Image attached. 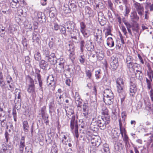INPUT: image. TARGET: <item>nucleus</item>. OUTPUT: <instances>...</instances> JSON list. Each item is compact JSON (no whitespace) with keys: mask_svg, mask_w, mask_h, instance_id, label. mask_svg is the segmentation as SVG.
Wrapping results in <instances>:
<instances>
[{"mask_svg":"<svg viewBox=\"0 0 153 153\" xmlns=\"http://www.w3.org/2000/svg\"><path fill=\"white\" fill-rule=\"evenodd\" d=\"M90 133V132H88L86 134L87 135L89 136L88 139L91 140L93 146L98 147L100 145L101 142L100 138L94 135H90L89 134Z\"/></svg>","mask_w":153,"mask_h":153,"instance_id":"f257e3e1","label":"nucleus"},{"mask_svg":"<svg viewBox=\"0 0 153 153\" xmlns=\"http://www.w3.org/2000/svg\"><path fill=\"white\" fill-rule=\"evenodd\" d=\"M75 115L72 116L70 123V128L72 130H73L75 126V131L74 136L76 138L79 137V134L78 131V126L77 124V121L75 122Z\"/></svg>","mask_w":153,"mask_h":153,"instance_id":"f03ea898","label":"nucleus"},{"mask_svg":"<svg viewBox=\"0 0 153 153\" xmlns=\"http://www.w3.org/2000/svg\"><path fill=\"white\" fill-rule=\"evenodd\" d=\"M104 119L105 118L101 117H98V126L102 130L105 129L107 125L110 122V120H109L108 122L107 123L108 120Z\"/></svg>","mask_w":153,"mask_h":153,"instance_id":"7ed1b4c3","label":"nucleus"},{"mask_svg":"<svg viewBox=\"0 0 153 153\" xmlns=\"http://www.w3.org/2000/svg\"><path fill=\"white\" fill-rule=\"evenodd\" d=\"M110 65L112 70L114 71L116 70L119 65L118 58L116 56L112 57L110 61Z\"/></svg>","mask_w":153,"mask_h":153,"instance_id":"20e7f679","label":"nucleus"},{"mask_svg":"<svg viewBox=\"0 0 153 153\" xmlns=\"http://www.w3.org/2000/svg\"><path fill=\"white\" fill-rule=\"evenodd\" d=\"M102 116L100 117L102 118H105V120H107V123L109 120H110V115L108 114V110L107 108L105 107H103L102 109Z\"/></svg>","mask_w":153,"mask_h":153,"instance_id":"39448f33","label":"nucleus"},{"mask_svg":"<svg viewBox=\"0 0 153 153\" xmlns=\"http://www.w3.org/2000/svg\"><path fill=\"white\" fill-rule=\"evenodd\" d=\"M54 77L53 75H51L47 77V83L50 81V82L48 84L49 87H53L54 89L56 86V82L54 79Z\"/></svg>","mask_w":153,"mask_h":153,"instance_id":"423d86ee","label":"nucleus"},{"mask_svg":"<svg viewBox=\"0 0 153 153\" xmlns=\"http://www.w3.org/2000/svg\"><path fill=\"white\" fill-rule=\"evenodd\" d=\"M104 97L103 98V101L106 105H110L113 104L114 101V95H109V96Z\"/></svg>","mask_w":153,"mask_h":153,"instance_id":"0eeeda50","label":"nucleus"},{"mask_svg":"<svg viewBox=\"0 0 153 153\" xmlns=\"http://www.w3.org/2000/svg\"><path fill=\"white\" fill-rule=\"evenodd\" d=\"M72 11L75 12L77 10V3L74 0H70L69 1L68 5Z\"/></svg>","mask_w":153,"mask_h":153,"instance_id":"6e6552de","label":"nucleus"},{"mask_svg":"<svg viewBox=\"0 0 153 153\" xmlns=\"http://www.w3.org/2000/svg\"><path fill=\"white\" fill-rule=\"evenodd\" d=\"M85 46L88 51L92 52L94 50V46L92 42L90 41H87Z\"/></svg>","mask_w":153,"mask_h":153,"instance_id":"1a4fd4ad","label":"nucleus"},{"mask_svg":"<svg viewBox=\"0 0 153 153\" xmlns=\"http://www.w3.org/2000/svg\"><path fill=\"white\" fill-rule=\"evenodd\" d=\"M133 84V85H130L129 91L130 95L132 97H134L137 91V88L136 85Z\"/></svg>","mask_w":153,"mask_h":153,"instance_id":"9d476101","label":"nucleus"},{"mask_svg":"<svg viewBox=\"0 0 153 153\" xmlns=\"http://www.w3.org/2000/svg\"><path fill=\"white\" fill-rule=\"evenodd\" d=\"M39 66L43 70H46L48 66V64L47 62L42 59L39 61Z\"/></svg>","mask_w":153,"mask_h":153,"instance_id":"9b49d317","label":"nucleus"},{"mask_svg":"<svg viewBox=\"0 0 153 153\" xmlns=\"http://www.w3.org/2000/svg\"><path fill=\"white\" fill-rule=\"evenodd\" d=\"M130 18L131 21L135 23H137L136 22L138 21L139 19V17L137 16V12L135 11H133L131 13Z\"/></svg>","mask_w":153,"mask_h":153,"instance_id":"f8f14e48","label":"nucleus"},{"mask_svg":"<svg viewBox=\"0 0 153 153\" xmlns=\"http://www.w3.org/2000/svg\"><path fill=\"white\" fill-rule=\"evenodd\" d=\"M67 28L68 29V32H71L74 30L75 27L74 23L71 21L68 22L66 23Z\"/></svg>","mask_w":153,"mask_h":153,"instance_id":"ddd939ff","label":"nucleus"},{"mask_svg":"<svg viewBox=\"0 0 153 153\" xmlns=\"http://www.w3.org/2000/svg\"><path fill=\"white\" fill-rule=\"evenodd\" d=\"M45 16L44 13L39 12L37 13V18L38 20L41 23H43L44 21H46L45 19Z\"/></svg>","mask_w":153,"mask_h":153,"instance_id":"4468645a","label":"nucleus"},{"mask_svg":"<svg viewBox=\"0 0 153 153\" xmlns=\"http://www.w3.org/2000/svg\"><path fill=\"white\" fill-rule=\"evenodd\" d=\"M69 33H70V36L71 37V38L74 39L75 40H77V36H78L79 35L78 31L75 30V31L74 30H72L71 32H69Z\"/></svg>","mask_w":153,"mask_h":153,"instance_id":"2eb2a0df","label":"nucleus"},{"mask_svg":"<svg viewBox=\"0 0 153 153\" xmlns=\"http://www.w3.org/2000/svg\"><path fill=\"white\" fill-rule=\"evenodd\" d=\"M127 64V67L129 69H134L136 67H137L138 64L136 62H126Z\"/></svg>","mask_w":153,"mask_h":153,"instance_id":"dca6fc26","label":"nucleus"},{"mask_svg":"<svg viewBox=\"0 0 153 153\" xmlns=\"http://www.w3.org/2000/svg\"><path fill=\"white\" fill-rule=\"evenodd\" d=\"M59 30L60 34L63 37H65L67 36L66 33V28L64 27L61 25Z\"/></svg>","mask_w":153,"mask_h":153,"instance_id":"f3484780","label":"nucleus"},{"mask_svg":"<svg viewBox=\"0 0 153 153\" xmlns=\"http://www.w3.org/2000/svg\"><path fill=\"white\" fill-rule=\"evenodd\" d=\"M34 58L36 61L39 62L41 60V55L39 51H35L34 55Z\"/></svg>","mask_w":153,"mask_h":153,"instance_id":"a211bd4d","label":"nucleus"},{"mask_svg":"<svg viewBox=\"0 0 153 153\" xmlns=\"http://www.w3.org/2000/svg\"><path fill=\"white\" fill-rule=\"evenodd\" d=\"M35 85H29L27 91L29 93L33 94L35 93Z\"/></svg>","mask_w":153,"mask_h":153,"instance_id":"6ab92c4d","label":"nucleus"},{"mask_svg":"<svg viewBox=\"0 0 153 153\" xmlns=\"http://www.w3.org/2000/svg\"><path fill=\"white\" fill-rule=\"evenodd\" d=\"M48 62H50L52 65H54L57 63L56 58H54L50 57V56L45 59Z\"/></svg>","mask_w":153,"mask_h":153,"instance_id":"aec40b11","label":"nucleus"},{"mask_svg":"<svg viewBox=\"0 0 153 153\" xmlns=\"http://www.w3.org/2000/svg\"><path fill=\"white\" fill-rule=\"evenodd\" d=\"M107 44L110 47H113L114 46V43L112 38L111 37H108L107 39Z\"/></svg>","mask_w":153,"mask_h":153,"instance_id":"412c9836","label":"nucleus"},{"mask_svg":"<svg viewBox=\"0 0 153 153\" xmlns=\"http://www.w3.org/2000/svg\"><path fill=\"white\" fill-rule=\"evenodd\" d=\"M23 127L25 132H27L29 128L28 123L27 121H24L23 122Z\"/></svg>","mask_w":153,"mask_h":153,"instance_id":"4be33fe9","label":"nucleus"},{"mask_svg":"<svg viewBox=\"0 0 153 153\" xmlns=\"http://www.w3.org/2000/svg\"><path fill=\"white\" fill-rule=\"evenodd\" d=\"M94 126H95V127H98V118L97 119L96 118L95 119L94 118H93L92 119V121L91 124V128H93Z\"/></svg>","mask_w":153,"mask_h":153,"instance_id":"5701e85b","label":"nucleus"},{"mask_svg":"<svg viewBox=\"0 0 153 153\" xmlns=\"http://www.w3.org/2000/svg\"><path fill=\"white\" fill-rule=\"evenodd\" d=\"M103 93L105 94V95H104L103 96L104 97H108L109 96V95H113L111 91L109 89H105L103 92Z\"/></svg>","mask_w":153,"mask_h":153,"instance_id":"b1692460","label":"nucleus"},{"mask_svg":"<svg viewBox=\"0 0 153 153\" xmlns=\"http://www.w3.org/2000/svg\"><path fill=\"white\" fill-rule=\"evenodd\" d=\"M117 91L120 94L121 93H125L123 92V86L121 85H120L118 82H117Z\"/></svg>","mask_w":153,"mask_h":153,"instance_id":"393cba45","label":"nucleus"},{"mask_svg":"<svg viewBox=\"0 0 153 153\" xmlns=\"http://www.w3.org/2000/svg\"><path fill=\"white\" fill-rule=\"evenodd\" d=\"M5 28L2 25L0 24V36L2 37H4L5 33Z\"/></svg>","mask_w":153,"mask_h":153,"instance_id":"a878e982","label":"nucleus"},{"mask_svg":"<svg viewBox=\"0 0 153 153\" xmlns=\"http://www.w3.org/2000/svg\"><path fill=\"white\" fill-rule=\"evenodd\" d=\"M134 26H133L132 27V30L135 33V34H136V33H139V28H138V25L137 23H135L134 24Z\"/></svg>","mask_w":153,"mask_h":153,"instance_id":"bb28decb","label":"nucleus"},{"mask_svg":"<svg viewBox=\"0 0 153 153\" xmlns=\"http://www.w3.org/2000/svg\"><path fill=\"white\" fill-rule=\"evenodd\" d=\"M33 42H36L39 43L40 39L39 38V36L37 35L36 34L34 33H33Z\"/></svg>","mask_w":153,"mask_h":153,"instance_id":"cd10ccee","label":"nucleus"},{"mask_svg":"<svg viewBox=\"0 0 153 153\" xmlns=\"http://www.w3.org/2000/svg\"><path fill=\"white\" fill-rule=\"evenodd\" d=\"M122 137L123 138V140L125 142L126 145H127L128 144H129V139L127 134H124V135H123V137Z\"/></svg>","mask_w":153,"mask_h":153,"instance_id":"c85d7f7f","label":"nucleus"},{"mask_svg":"<svg viewBox=\"0 0 153 153\" xmlns=\"http://www.w3.org/2000/svg\"><path fill=\"white\" fill-rule=\"evenodd\" d=\"M86 77H88L89 79H91L92 76V72L90 70H86L85 71Z\"/></svg>","mask_w":153,"mask_h":153,"instance_id":"c756f323","label":"nucleus"},{"mask_svg":"<svg viewBox=\"0 0 153 153\" xmlns=\"http://www.w3.org/2000/svg\"><path fill=\"white\" fill-rule=\"evenodd\" d=\"M85 56L83 55H82L79 57V60L81 64L85 65Z\"/></svg>","mask_w":153,"mask_h":153,"instance_id":"7c9ffc66","label":"nucleus"},{"mask_svg":"<svg viewBox=\"0 0 153 153\" xmlns=\"http://www.w3.org/2000/svg\"><path fill=\"white\" fill-rule=\"evenodd\" d=\"M136 72L137 73H138V74H137V73L135 74L136 75V76L138 74V79L140 80V81H141L143 80V74L141 72V71H140L138 70H137L136 71Z\"/></svg>","mask_w":153,"mask_h":153,"instance_id":"2f4dec72","label":"nucleus"},{"mask_svg":"<svg viewBox=\"0 0 153 153\" xmlns=\"http://www.w3.org/2000/svg\"><path fill=\"white\" fill-rule=\"evenodd\" d=\"M99 39H98V41L97 42V43H98V44L99 45H102L104 41L102 39V32L101 30L100 31V35H99Z\"/></svg>","mask_w":153,"mask_h":153,"instance_id":"473e14b6","label":"nucleus"},{"mask_svg":"<svg viewBox=\"0 0 153 153\" xmlns=\"http://www.w3.org/2000/svg\"><path fill=\"white\" fill-rule=\"evenodd\" d=\"M38 80V81L39 86L40 88V90L42 91L43 87H42V81L41 78V76L37 77Z\"/></svg>","mask_w":153,"mask_h":153,"instance_id":"72a5a7b5","label":"nucleus"},{"mask_svg":"<svg viewBox=\"0 0 153 153\" xmlns=\"http://www.w3.org/2000/svg\"><path fill=\"white\" fill-rule=\"evenodd\" d=\"M134 4L135 5L136 8L137 10H142V11H143L144 8L143 7L141 6L140 4L137 2H136Z\"/></svg>","mask_w":153,"mask_h":153,"instance_id":"f704fd0d","label":"nucleus"},{"mask_svg":"<svg viewBox=\"0 0 153 153\" xmlns=\"http://www.w3.org/2000/svg\"><path fill=\"white\" fill-rule=\"evenodd\" d=\"M119 96L120 97L121 102L122 104L125 99L126 94L125 93H121L119 94Z\"/></svg>","mask_w":153,"mask_h":153,"instance_id":"c9c22d12","label":"nucleus"},{"mask_svg":"<svg viewBox=\"0 0 153 153\" xmlns=\"http://www.w3.org/2000/svg\"><path fill=\"white\" fill-rule=\"evenodd\" d=\"M127 116V114L126 111H123L121 113V117L122 118V121H123L124 124L125 123V120Z\"/></svg>","mask_w":153,"mask_h":153,"instance_id":"e433bc0d","label":"nucleus"},{"mask_svg":"<svg viewBox=\"0 0 153 153\" xmlns=\"http://www.w3.org/2000/svg\"><path fill=\"white\" fill-rule=\"evenodd\" d=\"M26 78L29 81L30 83L29 85H34L33 79L29 75L27 76Z\"/></svg>","mask_w":153,"mask_h":153,"instance_id":"4c0bfd02","label":"nucleus"},{"mask_svg":"<svg viewBox=\"0 0 153 153\" xmlns=\"http://www.w3.org/2000/svg\"><path fill=\"white\" fill-rule=\"evenodd\" d=\"M136 62L135 60L131 56H128L126 59V62Z\"/></svg>","mask_w":153,"mask_h":153,"instance_id":"58836bf2","label":"nucleus"},{"mask_svg":"<svg viewBox=\"0 0 153 153\" xmlns=\"http://www.w3.org/2000/svg\"><path fill=\"white\" fill-rule=\"evenodd\" d=\"M50 51L48 50H45L44 51L43 54L45 56V59L50 56Z\"/></svg>","mask_w":153,"mask_h":153,"instance_id":"ea45409f","label":"nucleus"},{"mask_svg":"<svg viewBox=\"0 0 153 153\" xmlns=\"http://www.w3.org/2000/svg\"><path fill=\"white\" fill-rule=\"evenodd\" d=\"M105 18L104 15V14L102 12H100L98 13V21L102 19H104Z\"/></svg>","mask_w":153,"mask_h":153,"instance_id":"a19ab883","label":"nucleus"},{"mask_svg":"<svg viewBox=\"0 0 153 153\" xmlns=\"http://www.w3.org/2000/svg\"><path fill=\"white\" fill-rule=\"evenodd\" d=\"M100 71V69L98 70L97 71H96L95 76L96 77V79H98L100 78L101 76L100 74H101Z\"/></svg>","mask_w":153,"mask_h":153,"instance_id":"79ce46f5","label":"nucleus"},{"mask_svg":"<svg viewBox=\"0 0 153 153\" xmlns=\"http://www.w3.org/2000/svg\"><path fill=\"white\" fill-rule=\"evenodd\" d=\"M120 134H121L122 136L123 137V135L126 134V130L125 128L124 127L120 128Z\"/></svg>","mask_w":153,"mask_h":153,"instance_id":"37998d69","label":"nucleus"},{"mask_svg":"<svg viewBox=\"0 0 153 153\" xmlns=\"http://www.w3.org/2000/svg\"><path fill=\"white\" fill-rule=\"evenodd\" d=\"M63 10L64 11V13H70L72 10L69 7H65L64 6V7L63 8Z\"/></svg>","mask_w":153,"mask_h":153,"instance_id":"c03bdc74","label":"nucleus"},{"mask_svg":"<svg viewBox=\"0 0 153 153\" xmlns=\"http://www.w3.org/2000/svg\"><path fill=\"white\" fill-rule=\"evenodd\" d=\"M0 87L2 89H4L5 88V82L4 81L3 78L0 79Z\"/></svg>","mask_w":153,"mask_h":153,"instance_id":"a18cd8bd","label":"nucleus"},{"mask_svg":"<svg viewBox=\"0 0 153 153\" xmlns=\"http://www.w3.org/2000/svg\"><path fill=\"white\" fill-rule=\"evenodd\" d=\"M153 71L152 70H150L149 72H147V75L148 76L149 79L152 80V77L153 79Z\"/></svg>","mask_w":153,"mask_h":153,"instance_id":"49530a36","label":"nucleus"},{"mask_svg":"<svg viewBox=\"0 0 153 153\" xmlns=\"http://www.w3.org/2000/svg\"><path fill=\"white\" fill-rule=\"evenodd\" d=\"M80 31L81 32L82 30H85L86 26L85 23L83 22H81L80 23Z\"/></svg>","mask_w":153,"mask_h":153,"instance_id":"de8ad7c7","label":"nucleus"},{"mask_svg":"<svg viewBox=\"0 0 153 153\" xmlns=\"http://www.w3.org/2000/svg\"><path fill=\"white\" fill-rule=\"evenodd\" d=\"M81 32L83 34V36L87 38L90 35L88 31H86V30H82V31H81Z\"/></svg>","mask_w":153,"mask_h":153,"instance_id":"09e8293b","label":"nucleus"},{"mask_svg":"<svg viewBox=\"0 0 153 153\" xmlns=\"http://www.w3.org/2000/svg\"><path fill=\"white\" fill-rule=\"evenodd\" d=\"M19 145L25 146V137L24 136H21Z\"/></svg>","mask_w":153,"mask_h":153,"instance_id":"8fccbe9b","label":"nucleus"},{"mask_svg":"<svg viewBox=\"0 0 153 153\" xmlns=\"http://www.w3.org/2000/svg\"><path fill=\"white\" fill-rule=\"evenodd\" d=\"M46 107L44 106L41 108V111L42 117H43V116H45V114Z\"/></svg>","mask_w":153,"mask_h":153,"instance_id":"3c124183","label":"nucleus"},{"mask_svg":"<svg viewBox=\"0 0 153 153\" xmlns=\"http://www.w3.org/2000/svg\"><path fill=\"white\" fill-rule=\"evenodd\" d=\"M49 16L53 18L56 15V12L55 10H50L49 13Z\"/></svg>","mask_w":153,"mask_h":153,"instance_id":"603ef678","label":"nucleus"},{"mask_svg":"<svg viewBox=\"0 0 153 153\" xmlns=\"http://www.w3.org/2000/svg\"><path fill=\"white\" fill-rule=\"evenodd\" d=\"M99 21L100 25L102 26L104 25L106 23V20L105 18L104 19H102L100 20V21Z\"/></svg>","mask_w":153,"mask_h":153,"instance_id":"864d4df0","label":"nucleus"},{"mask_svg":"<svg viewBox=\"0 0 153 153\" xmlns=\"http://www.w3.org/2000/svg\"><path fill=\"white\" fill-rule=\"evenodd\" d=\"M53 29L56 31H57L58 30H59L60 26H59L57 23H54Z\"/></svg>","mask_w":153,"mask_h":153,"instance_id":"5fc2aeb1","label":"nucleus"},{"mask_svg":"<svg viewBox=\"0 0 153 153\" xmlns=\"http://www.w3.org/2000/svg\"><path fill=\"white\" fill-rule=\"evenodd\" d=\"M76 103L78 107H81V105L82 104V100L79 99L78 101L76 100Z\"/></svg>","mask_w":153,"mask_h":153,"instance_id":"6e6d98bb","label":"nucleus"},{"mask_svg":"<svg viewBox=\"0 0 153 153\" xmlns=\"http://www.w3.org/2000/svg\"><path fill=\"white\" fill-rule=\"evenodd\" d=\"M6 79L8 84H10V82H13V79L10 76H7Z\"/></svg>","mask_w":153,"mask_h":153,"instance_id":"4d7b16f0","label":"nucleus"},{"mask_svg":"<svg viewBox=\"0 0 153 153\" xmlns=\"http://www.w3.org/2000/svg\"><path fill=\"white\" fill-rule=\"evenodd\" d=\"M35 72L36 74V77H39L41 76L40 74V70H39L37 68H35Z\"/></svg>","mask_w":153,"mask_h":153,"instance_id":"13d9d810","label":"nucleus"},{"mask_svg":"<svg viewBox=\"0 0 153 153\" xmlns=\"http://www.w3.org/2000/svg\"><path fill=\"white\" fill-rule=\"evenodd\" d=\"M83 114L85 118H88V110H83Z\"/></svg>","mask_w":153,"mask_h":153,"instance_id":"bf43d9fd","label":"nucleus"},{"mask_svg":"<svg viewBox=\"0 0 153 153\" xmlns=\"http://www.w3.org/2000/svg\"><path fill=\"white\" fill-rule=\"evenodd\" d=\"M62 94H60V96L56 100V101L57 102L58 104L59 105H61L62 103L61 99L62 98Z\"/></svg>","mask_w":153,"mask_h":153,"instance_id":"052dcab7","label":"nucleus"},{"mask_svg":"<svg viewBox=\"0 0 153 153\" xmlns=\"http://www.w3.org/2000/svg\"><path fill=\"white\" fill-rule=\"evenodd\" d=\"M25 62L26 64H29L30 62V58L28 56H25Z\"/></svg>","mask_w":153,"mask_h":153,"instance_id":"680f3d73","label":"nucleus"},{"mask_svg":"<svg viewBox=\"0 0 153 153\" xmlns=\"http://www.w3.org/2000/svg\"><path fill=\"white\" fill-rule=\"evenodd\" d=\"M9 135V134L7 132V130H6L5 131V137L6 139V142L7 143L8 141Z\"/></svg>","mask_w":153,"mask_h":153,"instance_id":"e2e57ef3","label":"nucleus"},{"mask_svg":"<svg viewBox=\"0 0 153 153\" xmlns=\"http://www.w3.org/2000/svg\"><path fill=\"white\" fill-rule=\"evenodd\" d=\"M85 43V42L84 40H81L80 42V49L81 50H82L83 48H84V44Z\"/></svg>","mask_w":153,"mask_h":153,"instance_id":"0e129e2a","label":"nucleus"},{"mask_svg":"<svg viewBox=\"0 0 153 153\" xmlns=\"http://www.w3.org/2000/svg\"><path fill=\"white\" fill-rule=\"evenodd\" d=\"M136 85L135 84V80L133 77H131L130 79V85Z\"/></svg>","mask_w":153,"mask_h":153,"instance_id":"69168bd1","label":"nucleus"},{"mask_svg":"<svg viewBox=\"0 0 153 153\" xmlns=\"http://www.w3.org/2000/svg\"><path fill=\"white\" fill-rule=\"evenodd\" d=\"M19 147L20 153H23V150L25 146L19 145Z\"/></svg>","mask_w":153,"mask_h":153,"instance_id":"338daca9","label":"nucleus"},{"mask_svg":"<svg viewBox=\"0 0 153 153\" xmlns=\"http://www.w3.org/2000/svg\"><path fill=\"white\" fill-rule=\"evenodd\" d=\"M113 133V134L114 136V137H118L119 136L120 134V133H118V131L115 130H114V131Z\"/></svg>","mask_w":153,"mask_h":153,"instance_id":"774afa93","label":"nucleus"}]
</instances>
